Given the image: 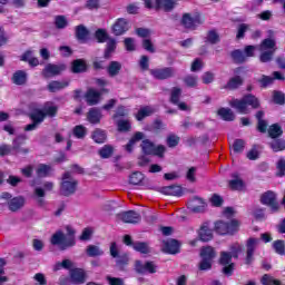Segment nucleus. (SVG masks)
I'll return each instance as SVG.
<instances>
[{
	"label": "nucleus",
	"mask_w": 285,
	"mask_h": 285,
	"mask_svg": "<svg viewBox=\"0 0 285 285\" xmlns=\"http://www.w3.org/2000/svg\"><path fill=\"white\" fill-rule=\"evenodd\" d=\"M229 105L240 115H250V108L253 110H257V108L261 106V102L259 98L255 97V95L248 94L240 99H232ZM248 106H250V108H248Z\"/></svg>",
	"instance_id": "nucleus-1"
},
{
	"label": "nucleus",
	"mask_w": 285,
	"mask_h": 285,
	"mask_svg": "<svg viewBox=\"0 0 285 285\" xmlns=\"http://www.w3.org/2000/svg\"><path fill=\"white\" fill-rule=\"evenodd\" d=\"M230 253L228 252H222L219 264L223 266V273L224 275H233V272L235 271V263H233V257L237 259L239 257V253H242V245L235 244L230 247Z\"/></svg>",
	"instance_id": "nucleus-2"
},
{
	"label": "nucleus",
	"mask_w": 285,
	"mask_h": 285,
	"mask_svg": "<svg viewBox=\"0 0 285 285\" xmlns=\"http://www.w3.org/2000/svg\"><path fill=\"white\" fill-rule=\"evenodd\" d=\"M0 199H3V202H7V206L11 213H19V210H21V208L26 206V197L23 196L13 197L12 194L8 191L1 193Z\"/></svg>",
	"instance_id": "nucleus-3"
},
{
	"label": "nucleus",
	"mask_w": 285,
	"mask_h": 285,
	"mask_svg": "<svg viewBox=\"0 0 285 285\" xmlns=\"http://www.w3.org/2000/svg\"><path fill=\"white\" fill-rule=\"evenodd\" d=\"M77 186H79V181L72 178L70 171L65 173L60 185V195L63 197H70V195H75V193H77Z\"/></svg>",
	"instance_id": "nucleus-4"
},
{
	"label": "nucleus",
	"mask_w": 285,
	"mask_h": 285,
	"mask_svg": "<svg viewBox=\"0 0 285 285\" xmlns=\"http://www.w3.org/2000/svg\"><path fill=\"white\" fill-rule=\"evenodd\" d=\"M202 261L199 263V271H210L213 268V259L217 257L215 248L207 246L200 250Z\"/></svg>",
	"instance_id": "nucleus-5"
},
{
	"label": "nucleus",
	"mask_w": 285,
	"mask_h": 285,
	"mask_svg": "<svg viewBox=\"0 0 285 285\" xmlns=\"http://www.w3.org/2000/svg\"><path fill=\"white\" fill-rule=\"evenodd\" d=\"M180 23L187 30H195L197 26H202V23H204V18L199 13H196L194 16H191L190 13H184Z\"/></svg>",
	"instance_id": "nucleus-6"
},
{
	"label": "nucleus",
	"mask_w": 285,
	"mask_h": 285,
	"mask_svg": "<svg viewBox=\"0 0 285 285\" xmlns=\"http://www.w3.org/2000/svg\"><path fill=\"white\" fill-rule=\"evenodd\" d=\"M259 246V238L250 237L245 243V264L250 265L255 262V250Z\"/></svg>",
	"instance_id": "nucleus-7"
},
{
	"label": "nucleus",
	"mask_w": 285,
	"mask_h": 285,
	"mask_svg": "<svg viewBox=\"0 0 285 285\" xmlns=\"http://www.w3.org/2000/svg\"><path fill=\"white\" fill-rule=\"evenodd\" d=\"M237 226H239V222L237 220H232L229 223L218 220L215 224V230L218 235H233L235 230H237Z\"/></svg>",
	"instance_id": "nucleus-8"
},
{
	"label": "nucleus",
	"mask_w": 285,
	"mask_h": 285,
	"mask_svg": "<svg viewBox=\"0 0 285 285\" xmlns=\"http://www.w3.org/2000/svg\"><path fill=\"white\" fill-rule=\"evenodd\" d=\"M261 204L268 206L272 213L279 210V203H277V194L273 190H267L261 196Z\"/></svg>",
	"instance_id": "nucleus-9"
},
{
	"label": "nucleus",
	"mask_w": 285,
	"mask_h": 285,
	"mask_svg": "<svg viewBox=\"0 0 285 285\" xmlns=\"http://www.w3.org/2000/svg\"><path fill=\"white\" fill-rule=\"evenodd\" d=\"M110 255L111 257H114V259H116V266L117 268H119L120 271H124L125 266H128V254H119V248H117V243H111L110 244Z\"/></svg>",
	"instance_id": "nucleus-10"
},
{
	"label": "nucleus",
	"mask_w": 285,
	"mask_h": 285,
	"mask_svg": "<svg viewBox=\"0 0 285 285\" xmlns=\"http://www.w3.org/2000/svg\"><path fill=\"white\" fill-rule=\"evenodd\" d=\"M157 264L153 261H147V262H141V261H136L135 262V271L139 275H154V273H157Z\"/></svg>",
	"instance_id": "nucleus-11"
},
{
	"label": "nucleus",
	"mask_w": 285,
	"mask_h": 285,
	"mask_svg": "<svg viewBox=\"0 0 285 285\" xmlns=\"http://www.w3.org/2000/svg\"><path fill=\"white\" fill-rule=\"evenodd\" d=\"M149 75H151V77H154V79H157L158 81H164L166 79H171V77H175V68L164 67L150 69Z\"/></svg>",
	"instance_id": "nucleus-12"
},
{
	"label": "nucleus",
	"mask_w": 285,
	"mask_h": 285,
	"mask_svg": "<svg viewBox=\"0 0 285 285\" xmlns=\"http://www.w3.org/2000/svg\"><path fill=\"white\" fill-rule=\"evenodd\" d=\"M117 219L124 224H139L141 222V214L135 210H127L116 215Z\"/></svg>",
	"instance_id": "nucleus-13"
},
{
	"label": "nucleus",
	"mask_w": 285,
	"mask_h": 285,
	"mask_svg": "<svg viewBox=\"0 0 285 285\" xmlns=\"http://www.w3.org/2000/svg\"><path fill=\"white\" fill-rule=\"evenodd\" d=\"M66 70V65H55V63H48L43 68L41 75L45 79H50V77H57L61 75Z\"/></svg>",
	"instance_id": "nucleus-14"
},
{
	"label": "nucleus",
	"mask_w": 285,
	"mask_h": 285,
	"mask_svg": "<svg viewBox=\"0 0 285 285\" xmlns=\"http://www.w3.org/2000/svg\"><path fill=\"white\" fill-rule=\"evenodd\" d=\"M267 39H264L259 46L261 52L264 51H274L277 50V41L275 40V32L273 30L268 31Z\"/></svg>",
	"instance_id": "nucleus-15"
},
{
	"label": "nucleus",
	"mask_w": 285,
	"mask_h": 285,
	"mask_svg": "<svg viewBox=\"0 0 285 285\" xmlns=\"http://www.w3.org/2000/svg\"><path fill=\"white\" fill-rule=\"evenodd\" d=\"M130 30V22L125 18H119L112 26V32L116 37H121V35H126Z\"/></svg>",
	"instance_id": "nucleus-16"
},
{
	"label": "nucleus",
	"mask_w": 285,
	"mask_h": 285,
	"mask_svg": "<svg viewBox=\"0 0 285 285\" xmlns=\"http://www.w3.org/2000/svg\"><path fill=\"white\" fill-rule=\"evenodd\" d=\"M26 142V136L20 135L16 139H13L12 142V150L16 153V155H28L30 153L29 148H21L23 144Z\"/></svg>",
	"instance_id": "nucleus-17"
},
{
	"label": "nucleus",
	"mask_w": 285,
	"mask_h": 285,
	"mask_svg": "<svg viewBox=\"0 0 285 285\" xmlns=\"http://www.w3.org/2000/svg\"><path fill=\"white\" fill-rule=\"evenodd\" d=\"M85 99L88 106H97V104L101 101V92L94 88L88 89L85 95Z\"/></svg>",
	"instance_id": "nucleus-18"
},
{
	"label": "nucleus",
	"mask_w": 285,
	"mask_h": 285,
	"mask_svg": "<svg viewBox=\"0 0 285 285\" xmlns=\"http://www.w3.org/2000/svg\"><path fill=\"white\" fill-rule=\"evenodd\" d=\"M76 39L80 43H86L90 37V30L83 24L76 26L75 28Z\"/></svg>",
	"instance_id": "nucleus-19"
},
{
	"label": "nucleus",
	"mask_w": 285,
	"mask_h": 285,
	"mask_svg": "<svg viewBox=\"0 0 285 285\" xmlns=\"http://www.w3.org/2000/svg\"><path fill=\"white\" fill-rule=\"evenodd\" d=\"M28 117H29V119H31V121L40 125V124H43V121L46 119V114H43V110H41L39 108H32V106H31Z\"/></svg>",
	"instance_id": "nucleus-20"
},
{
	"label": "nucleus",
	"mask_w": 285,
	"mask_h": 285,
	"mask_svg": "<svg viewBox=\"0 0 285 285\" xmlns=\"http://www.w3.org/2000/svg\"><path fill=\"white\" fill-rule=\"evenodd\" d=\"M159 193H161L163 195H171L173 197H181L184 195V190H181V186H177V185L161 187Z\"/></svg>",
	"instance_id": "nucleus-21"
},
{
	"label": "nucleus",
	"mask_w": 285,
	"mask_h": 285,
	"mask_svg": "<svg viewBox=\"0 0 285 285\" xmlns=\"http://www.w3.org/2000/svg\"><path fill=\"white\" fill-rule=\"evenodd\" d=\"M198 235L202 242H210L213 239V229L209 227V223L205 222L199 228Z\"/></svg>",
	"instance_id": "nucleus-22"
},
{
	"label": "nucleus",
	"mask_w": 285,
	"mask_h": 285,
	"mask_svg": "<svg viewBox=\"0 0 285 285\" xmlns=\"http://www.w3.org/2000/svg\"><path fill=\"white\" fill-rule=\"evenodd\" d=\"M69 273L73 284H83L86 282V272L82 268H73Z\"/></svg>",
	"instance_id": "nucleus-23"
},
{
	"label": "nucleus",
	"mask_w": 285,
	"mask_h": 285,
	"mask_svg": "<svg viewBox=\"0 0 285 285\" xmlns=\"http://www.w3.org/2000/svg\"><path fill=\"white\" fill-rule=\"evenodd\" d=\"M163 250L169 255H177L179 253V242L177 239L164 242Z\"/></svg>",
	"instance_id": "nucleus-24"
},
{
	"label": "nucleus",
	"mask_w": 285,
	"mask_h": 285,
	"mask_svg": "<svg viewBox=\"0 0 285 285\" xmlns=\"http://www.w3.org/2000/svg\"><path fill=\"white\" fill-rule=\"evenodd\" d=\"M52 246H62L61 249L66 250V234L63 232L58 230L56 232L50 239Z\"/></svg>",
	"instance_id": "nucleus-25"
},
{
	"label": "nucleus",
	"mask_w": 285,
	"mask_h": 285,
	"mask_svg": "<svg viewBox=\"0 0 285 285\" xmlns=\"http://www.w3.org/2000/svg\"><path fill=\"white\" fill-rule=\"evenodd\" d=\"M101 117H104V115H101V110L97 108L89 109L87 114V120L89 121V124H100Z\"/></svg>",
	"instance_id": "nucleus-26"
},
{
	"label": "nucleus",
	"mask_w": 285,
	"mask_h": 285,
	"mask_svg": "<svg viewBox=\"0 0 285 285\" xmlns=\"http://www.w3.org/2000/svg\"><path fill=\"white\" fill-rule=\"evenodd\" d=\"M175 0H156V8L165 12H171L175 9Z\"/></svg>",
	"instance_id": "nucleus-27"
},
{
	"label": "nucleus",
	"mask_w": 285,
	"mask_h": 285,
	"mask_svg": "<svg viewBox=\"0 0 285 285\" xmlns=\"http://www.w3.org/2000/svg\"><path fill=\"white\" fill-rule=\"evenodd\" d=\"M71 70L73 73L79 75L81 72H86L88 70V65L83 59H76L72 61Z\"/></svg>",
	"instance_id": "nucleus-28"
},
{
	"label": "nucleus",
	"mask_w": 285,
	"mask_h": 285,
	"mask_svg": "<svg viewBox=\"0 0 285 285\" xmlns=\"http://www.w3.org/2000/svg\"><path fill=\"white\" fill-rule=\"evenodd\" d=\"M65 228H66V232H67L65 246L66 247H72V246H75V244H77V242L75 240V235H76L77 232L70 225H67Z\"/></svg>",
	"instance_id": "nucleus-29"
},
{
	"label": "nucleus",
	"mask_w": 285,
	"mask_h": 285,
	"mask_svg": "<svg viewBox=\"0 0 285 285\" xmlns=\"http://www.w3.org/2000/svg\"><path fill=\"white\" fill-rule=\"evenodd\" d=\"M141 139H144V132L138 131L136 132L130 140L128 141L127 145H125V150H127V153H132L135 145L137 144V141H141Z\"/></svg>",
	"instance_id": "nucleus-30"
},
{
	"label": "nucleus",
	"mask_w": 285,
	"mask_h": 285,
	"mask_svg": "<svg viewBox=\"0 0 285 285\" xmlns=\"http://www.w3.org/2000/svg\"><path fill=\"white\" fill-rule=\"evenodd\" d=\"M51 171H52V166L40 164L36 169V175L41 179L43 177H49Z\"/></svg>",
	"instance_id": "nucleus-31"
},
{
	"label": "nucleus",
	"mask_w": 285,
	"mask_h": 285,
	"mask_svg": "<svg viewBox=\"0 0 285 285\" xmlns=\"http://www.w3.org/2000/svg\"><path fill=\"white\" fill-rule=\"evenodd\" d=\"M69 82L68 81H51L48 85L49 92H59V90H63V88H68Z\"/></svg>",
	"instance_id": "nucleus-32"
},
{
	"label": "nucleus",
	"mask_w": 285,
	"mask_h": 285,
	"mask_svg": "<svg viewBox=\"0 0 285 285\" xmlns=\"http://www.w3.org/2000/svg\"><path fill=\"white\" fill-rule=\"evenodd\" d=\"M13 83L16 86H23L28 81V73L23 70L16 71L12 77Z\"/></svg>",
	"instance_id": "nucleus-33"
},
{
	"label": "nucleus",
	"mask_w": 285,
	"mask_h": 285,
	"mask_svg": "<svg viewBox=\"0 0 285 285\" xmlns=\"http://www.w3.org/2000/svg\"><path fill=\"white\" fill-rule=\"evenodd\" d=\"M154 112H155V109H153V107L150 106L141 107L136 115V119L137 121H144L146 117H150V115H153Z\"/></svg>",
	"instance_id": "nucleus-34"
},
{
	"label": "nucleus",
	"mask_w": 285,
	"mask_h": 285,
	"mask_svg": "<svg viewBox=\"0 0 285 285\" xmlns=\"http://www.w3.org/2000/svg\"><path fill=\"white\" fill-rule=\"evenodd\" d=\"M115 50H117V40H115V38H109L107 40V47L105 49V55H104L105 59H110Z\"/></svg>",
	"instance_id": "nucleus-35"
},
{
	"label": "nucleus",
	"mask_w": 285,
	"mask_h": 285,
	"mask_svg": "<svg viewBox=\"0 0 285 285\" xmlns=\"http://www.w3.org/2000/svg\"><path fill=\"white\" fill-rule=\"evenodd\" d=\"M91 138L96 144H106V139H108V135L106 134V130L96 129L94 130Z\"/></svg>",
	"instance_id": "nucleus-36"
},
{
	"label": "nucleus",
	"mask_w": 285,
	"mask_h": 285,
	"mask_svg": "<svg viewBox=\"0 0 285 285\" xmlns=\"http://www.w3.org/2000/svg\"><path fill=\"white\" fill-rule=\"evenodd\" d=\"M267 132L271 139H278V137H282V135H284V130L282 129V126L277 124L269 126Z\"/></svg>",
	"instance_id": "nucleus-37"
},
{
	"label": "nucleus",
	"mask_w": 285,
	"mask_h": 285,
	"mask_svg": "<svg viewBox=\"0 0 285 285\" xmlns=\"http://www.w3.org/2000/svg\"><path fill=\"white\" fill-rule=\"evenodd\" d=\"M224 121H235V112L230 108H220L217 112Z\"/></svg>",
	"instance_id": "nucleus-38"
},
{
	"label": "nucleus",
	"mask_w": 285,
	"mask_h": 285,
	"mask_svg": "<svg viewBox=\"0 0 285 285\" xmlns=\"http://www.w3.org/2000/svg\"><path fill=\"white\" fill-rule=\"evenodd\" d=\"M107 72L109 77H117L119 72H121V62L119 61H111L107 68Z\"/></svg>",
	"instance_id": "nucleus-39"
},
{
	"label": "nucleus",
	"mask_w": 285,
	"mask_h": 285,
	"mask_svg": "<svg viewBox=\"0 0 285 285\" xmlns=\"http://www.w3.org/2000/svg\"><path fill=\"white\" fill-rule=\"evenodd\" d=\"M243 83L244 79H242V77L239 76H236L229 79L225 88H227L228 90H237V88H239V86H243Z\"/></svg>",
	"instance_id": "nucleus-40"
},
{
	"label": "nucleus",
	"mask_w": 285,
	"mask_h": 285,
	"mask_svg": "<svg viewBox=\"0 0 285 285\" xmlns=\"http://www.w3.org/2000/svg\"><path fill=\"white\" fill-rule=\"evenodd\" d=\"M58 110H59V107H57L50 102H47L42 109V112L45 115V118L46 117H57Z\"/></svg>",
	"instance_id": "nucleus-41"
},
{
	"label": "nucleus",
	"mask_w": 285,
	"mask_h": 285,
	"mask_svg": "<svg viewBox=\"0 0 285 285\" xmlns=\"http://www.w3.org/2000/svg\"><path fill=\"white\" fill-rule=\"evenodd\" d=\"M140 147L144 155H153V153H155V142L150 141L149 139H144Z\"/></svg>",
	"instance_id": "nucleus-42"
},
{
	"label": "nucleus",
	"mask_w": 285,
	"mask_h": 285,
	"mask_svg": "<svg viewBox=\"0 0 285 285\" xmlns=\"http://www.w3.org/2000/svg\"><path fill=\"white\" fill-rule=\"evenodd\" d=\"M112 153H115V147L111 145H105L99 149L98 155L101 157V159H110V157H112Z\"/></svg>",
	"instance_id": "nucleus-43"
},
{
	"label": "nucleus",
	"mask_w": 285,
	"mask_h": 285,
	"mask_svg": "<svg viewBox=\"0 0 285 285\" xmlns=\"http://www.w3.org/2000/svg\"><path fill=\"white\" fill-rule=\"evenodd\" d=\"M86 253L88 257H101L104 255V250L97 245L87 246Z\"/></svg>",
	"instance_id": "nucleus-44"
},
{
	"label": "nucleus",
	"mask_w": 285,
	"mask_h": 285,
	"mask_svg": "<svg viewBox=\"0 0 285 285\" xmlns=\"http://www.w3.org/2000/svg\"><path fill=\"white\" fill-rule=\"evenodd\" d=\"M269 148H272L273 153H282V150H285V140L275 139L269 142Z\"/></svg>",
	"instance_id": "nucleus-45"
},
{
	"label": "nucleus",
	"mask_w": 285,
	"mask_h": 285,
	"mask_svg": "<svg viewBox=\"0 0 285 285\" xmlns=\"http://www.w3.org/2000/svg\"><path fill=\"white\" fill-rule=\"evenodd\" d=\"M244 148H246V141L244 139H236L233 144V154L239 155L244 153Z\"/></svg>",
	"instance_id": "nucleus-46"
},
{
	"label": "nucleus",
	"mask_w": 285,
	"mask_h": 285,
	"mask_svg": "<svg viewBox=\"0 0 285 285\" xmlns=\"http://www.w3.org/2000/svg\"><path fill=\"white\" fill-rule=\"evenodd\" d=\"M141 181H144V174L141 171L132 173L129 177V184H132V186H140Z\"/></svg>",
	"instance_id": "nucleus-47"
},
{
	"label": "nucleus",
	"mask_w": 285,
	"mask_h": 285,
	"mask_svg": "<svg viewBox=\"0 0 285 285\" xmlns=\"http://www.w3.org/2000/svg\"><path fill=\"white\" fill-rule=\"evenodd\" d=\"M272 248L277 255H285V242L282 239L275 240L272 244Z\"/></svg>",
	"instance_id": "nucleus-48"
},
{
	"label": "nucleus",
	"mask_w": 285,
	"mask_h": 285,
	"mask_svg": "<svg viewBox=\"0 0 285 285\" xmlns=\"http://www.w3.org/2000/svg\"><path fill=\"white\" fill-rule=\"evenodd\" d=\"M261 283L263 285H282V281L268 275V274H265L262 279H261Z\"/></svg>",
	"instance_id": "nucleus-49"
},
{
	"label": "nucleus",
	"mask_w": 285,
	"mask_h": 285,
	"mask_svg": "<svg viewBox=\"0 0 285 285\" xmlns=\"http://www.w3.org/2000/svg\"><path fill=\"white\" fill-rule=\"evenodd\" d=\"M95 37H96L98 43H106V41H108V39H110L108 37V32H106V29L96 30Z\"/></svg>",
	"instance_id": "nucleus-50"
},
{
	"label": "nucleus",
	"mask_w": 285,
	"mask_h": 285,
	"mask_svg": "<svg viewBox=\"0 0 285 285\" xmlns=\"http://www.w3.org/2000/svg\"><path fill=\"white\" fill-rule=\"evenodd\" d=\"M61 268L70 271V268H72V261L63 259L62 262L56 263V265L53 266V271H61Z\"/></svg>",
	"instance_id": "nucleus-51"
},
{
	"label": "nucleus",
	"mask_w": 285,
	"mask_h": 285,
	"mask_svg": "<svg viewBox=\"0 0 285 285\" xmlns=\"http://www.w3.org/2000/svg\"><path fill=\"white\" fill-rule=\"evenodd\" d=\"M181 98V88L173 87L170 94V101L175 104H179V99Z\"/></svg>",
	"instance_id": "nucleus-52"
},
{
	"label": "nucleus",
	"mask_w": 285,
	"mask_h": 285,
	"mask_svg": "<svg viewBox=\"0 0 285 285\" xmlns=\"http://www.w3.org/2000/svg\"><path fill=\"white\" fill-rule=\"evenodd\" d=\"M232 59L235 63H244L246 61V55L242 50H234L232 52Z\"/></svg>",
	"instance_id": "nucleus-53"
},
{
	"label": "nucleus",
	"mask_w": 285,
	"mask_h": 285,
	"mask_svg": "<svg viewBox=\"0 0 285 285\" xmlns=\"http://www.w3.org/2000/svg\"><path fill=\"white\" fill-rule=\"evenodd\" d=\"M72 132L77 139H83L87 135V129L82 125H78L73 128Z\"/></svg>",
	"instance_id": "nucleus-54"
},
{
	"label": "nucleus",
	"mask_w": 285,
	"mask_h": 285,
	"mask_svg": "<svg viewBox=\"0 0 285 285\" xmlns=\"http://www.w3.org/2000/svg\"><path fill=\"white\" fill-rule=\"evenodd\" d=\"M55 26L58 28V30H63V28H67L68 19H66V16H57L55 18Z\"/></svg>",
	"instance_id": "nucleus-55"
},
{
	"label": "nucleus",
	"mask_w": 285,
	"mask_h": 285,
	"mask_svg": "<svg viewBox=\"0 0 285 285\" xmlns=\"http://www.w3.org/2000/svg\"><path fill=\"white\" fill-rule=\"evenodd\" d=\"M198 79L197 76L188 75L184 78V83L187 88H197Z\"/></svg>",
	"instance_id": "nucleus-56"
},
{
	"label": "nucleus",
	"mask_w": 285,
	"mask_h": 285,
	"mask_svg": "<svg viewBox=\"0 0 285 285\" xmlns=\"http://www.w3.org/2000/svg\"><path fill=\"white\" fill-rule=\"evenodd\" d=\"M134 249H136L138 253H142V255H148L150 253V249L148 248V244L137 242L132 245Z\"/></svg>",
	"instance_id": "nucleus-57"
},
{
	"label": "nucleus",
	"mask_w": 285,
	"mask_h": 285,
	"mask_svg": "<svg viewBox=\"0 0 285 285\" xmlns=\"http://www.w3.org/2000/svg\"><path fill=\"white\" fill-rule=\"evenodd\" d=\"M248 28H250V26L246 23L238 24L236 39H244V37H246V32H248Z\"/></svg>",
	"instance_id": "nucleus-58"
},
{
	"label": "nucleus",
	"mask_w": 285,
	"mask_h": 285,
	"mask_svg": "<svg viewBox=\"0 0 285 285\" xmlns=\"http://www.w3.org/2000/svg\"><path fill=\"white\" fill-rule=\"evenodd\" d=\"M229 188L232 190H242L244 188V180L239 178L229 180Z\"/></svg>",
	"instance_id": "nucleus-59"
},
{
	"label": "nucleus",
	"mask_w": 285,
	"mask_h": 285,
	"mask_svg": "<svg viewBox=\"0 0 285 285\" xmlns=\"http://www.w3.org/2000/svg\"><path fill=\"white\" fill-rule=\"evenodd\" d=\"M276 177H284L285 176V159L279 158L278 161L276 163Z\"/></svg>",
	"instance_id": "nucleus-60"
},
{
	"label": "nucleus",
	"mask_w": 285,
	"mask_h": 285,
	"mask_svg": "<svg viewBox=\"0 0 285 285\" xmlns=\"http://www.w3.org/2000/svg\"><path fill=\"white\" fill-rule=\"evenodd\" d=\"M274 104L278 106H284L285 104V95L282 91H274L273 94Z\"/></svg>",
	"instance_id": "nucleus-61"
},
{
	"label": "nucleus",
	"mask_w": 285,
	"mask_h": 285,
	"mask_svg": "<svg viewBox=\"0 0 285 285\" xmlns=\"http://www.w3.org/2000/svg\"><path fill=\"white\" fill-rule=\"evenodd\" d=\"M117 126L119 132H129L131 128L129 120H118Z\"/></svg>",
	"instance_id": "nucleus-62"
},
{
	"label": "nucleus",
	"mask_w": 285,
	"mask_h": 285,
	"mask_svg": "<svg viewBox=\"0 0 285 285\" xmlns=\"http://www.w3.org/2000/svg\"><path fill=\"white\" fill-rule=\"evenodd\" d=\"M275 51H263L261 53L259 60L262 63H268V61H273V56Z\"/></svg>",
	"instance_id": "nucleus-63"
},
{
	"label": "nucleus",
	"mask_w": 285,
	"mask_h": 285,
	"mask_svg": "<svg viewBox=\"0 0 285 285\" xmlns=\"http://www.w3.org/2000/svg\"><path fill=\"white\" fill-rule=\"evenodd\" d=\"M167 146L169 148H177V146H179V137L175 135H169L167 137Z\"/></svg>",
	"instance_id": "nucleus-64"
}]
</instances>
